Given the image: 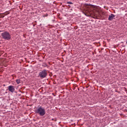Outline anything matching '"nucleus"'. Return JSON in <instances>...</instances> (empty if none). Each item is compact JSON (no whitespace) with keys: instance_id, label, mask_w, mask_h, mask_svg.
<instances>
[{"instance_id":"5","label":"nucleus","mask_w":127,"mask_h":127,"mask_svg":"<svg viewBox=\"0 0 127 127\" xmlns=\"http://www.w3.org/2000/svg\"><path fill=\"white\" fill-rule=\"evenodd\" d=\"M115 16L114 14H111V15L109 16L108 20H113V19L115 18Z\"/></svg>"},{"instance_id":"3","label":"nucleus","mask_w":127,"mask_h":127,"mask_svg":"<svg viewBox=\"0 0 127 127\" xmlns=\"http://www.w3.org/2000/svg\"><path fill=\"white\" fill-rule=\"evenodd\" d=\"M39 76L40 77V78H46V76H47V71L46 69H44L40 72L39 73Z\"/></svg>"},{"instance_id":"1","label":"nucleus","mask_w":127,"mask_h":127,"mask_svg":"<svg viewBox=\"0 0 127 127\" xmlns=\"http://www.w3.org/2000/svg\"><path fill=\"white\" fill-rule=\"evenodd\" d=\"M2 38L5 40H10L11 39V35L8 32L5 31L1 34Z\"/></svg>"},{"instance_id":"7","label":"nucleus","mask_w":127,"mask_h":127,"mask_svg":"<svg viewBox=\"0 0 127 127\" xmlns=\"http://www.w3.org/2000/svg\"><path fill=\"white\" fill-rule=\"evenodd\" d=\"M72 3H72V2H70V1L67 2V4H72Z\"/></svg>"},{"instance_id":"6","label":"nucleus","mask_w":127,"mask_h":127,"mask_svg":"<svg viewBox=\"0 0 127 127\" xmlns=\"http://www.w3.org/2000/svg\"><path fill=\"white\" fill-rule=\"evenodd\" d=\"M16 82L17 83V84H20V79H16Z\"/></svg>"},{"instance_id":"4","label":"nucleus","mask_w":127,"mask_h":127,"mask_svg":"<svg viewBox=\"0 0 127 127\" xmlns=\"http://www.w3.org/2000/svg\"><path fill=\"white\" fill-rule=\"evenodd\" d=\"M8 90L9 91V92H11V93H13L14 92V86L12 85H10L8 87Z\"/></svg>"},{"instance_id":"2","label":"nucleus","mask_w":127,"mask_h":127,"mask_svg":"<svg viewBox=\"0 0 127 127\" xmlns=\"http://www.w3.org/2000/svg\"><path fill=\"white\" fill-rule=\"evenodd\" d=\"M36 114H38L40 116L43 117L46 114L45 109L42 108V107H40L35 110Z\"/></svg>"},{"instance_id":"8","label":"nucleus","mask_w":127,"mask_h":127,"mask_svg":"<svg viewBox=\"0 0 127 127\" xmlns=\"http://www.w3.org/2000/svg\"><path fill=\"white\" fill-rule=\"evenodd\" d=\"M85 14V15H87V14Z\"/></svg>"},{"instance_id":"9","label":"nucleus","mask_w":127,"mask_h":127,"mask_svg":"<svg viewBox=\"0 0 127 127\" xmlns=\"http://www.w3.org/2000/svg\"><path fill=\"white\" fill-rule=\"evenodd\" d=\"M126 43L127 44V42H126Z\"/></svg>"}]
</instances>
